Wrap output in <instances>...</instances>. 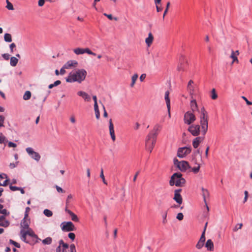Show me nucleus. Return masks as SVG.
<instances>
[{
    "instance_id": "obj_1",
    "label": "nucleus",
    "mask_w": 252,
    "mask_h": 252,
    "mask_svg": "<svg viewBox=\"0 0 252 252\" xmlns=\"http://www.w3.org/2000/svg\"><path fill=\"white\" fill-rule=\"evenodd\" d=\"M200 112V126L198 125H192L189 126L188 128V130L194 136L199 135L200 131L203 135H205L208 130V113L203 107L201 108Z\"/></svg>"
},
{
    "instance_id": "obj_2",
    "label": "nucleus",
    "mask_w": 252,
    "mask_h": 252,
    "mask_svg": "<svg viewBox=\"0 0 252 252\" xmlns=\"http://www.w3.org/2000/svg\"><path fill=\"white\" fill-rule=\"evenodd\" d=\"M87 73L84 69H77L71 72L67 77L66 78V81L69 83L77 82L82 83L85 80Z\"/></svg>"
},
{
    "instance_id": "obj_3",
    "label": "nucleus",
    "mask_w": 252,
    "mask_h": 252,
    "mask_svg": "<svg viewBox=\"0 0 252 252\" xmlns=\"http://www.w3.org/2000/svg\"><path fill=\"white\" fill-rule=\"evenodd\" d=\"M186 182V180L182 177V174L180 172H176L171 176L169 180V185L170 186L183 187L185 186Z\"/></svg>"
},
{
    "instance_id": "obj_4",
    "label": "nucleus",
    "mask_w": 252,
    "mask_h": 252,
    "mask_svg": "<svg viewBox=\"0 0 252 252\" xmlns=\"http://www.w3.org/2000/svg\"><path fill=\"white\" fill-rule=\"evenodd\" d=\"M158 133L150 132L146 138L145 146L146 149L151 153L156 142Z\"/></svg>"
},
{
    "instance_id": "obj_5",
    "label": "nucleus",
    "mask_w": 252,
    "mask_h": 252,
    "mask_svg": "<svg viewBox=\"0 0 252 252\" xmlns=\"http://www.w3.org/2000/svg\"><path fill=\"white\" fill-rule=\"evenodd\" d=\"M191 151V148L189 147L179 148L177 151V156L180 158H184Z\"/></svg>"
},
{
    "instance_id": "obj_6",
    "label": "nucleus",
    "mask_w": 252,
    "mask_h": 252,
    "mask_svg": "<svg viewBox=\"0 0 252 252\" xmlns=\"http://www.w3.org/2000/svg\"><path fill=\"white\" fill-rule=\"evenodd\" d=\"M61 226L63 231H71L76 229L74 225L71 221L63 222L62 223Z\"/></svg>"
},
{
    "instance_id": "obj_7",
    "label": "nucleus",
    "mask_w": 252,
    "mask_h": 252,
    "mask_svg": "<svg viewBox=\"0 0 252 252\" xmlns=\"http://www.w3.org/2000/svg\"><path fill=\"white\" fill-rule=\"evenodd\" d=\"M195 119V116L192 113L188 111L185 114L184 121L186 124L190 125Z\"/></svg>"
},
{
    "instance_id": "obj_8",
    "label": "nucleus",
    "mask_w": 252,
    "mask_h": 252,
    "mask_svg": "<svg viewBox=\"0 0 252 252\" xmlns=\"http://www.w3.org/2000/svg\"><path fill=\"white\" fill-rule=\"evenodd\" d=\"M26 150L27 153L31 156L32 158L37 161H38L40 160L41 158L40 155L38 153L34 151L32 148L28 147L26 148Z\"/></svg>"
},
{
    "instance_id": "obj_9",
    "label": "nucleus",
    "mask_w": 252,
    "mask_h": 252,
    "mask_svg": "<svg viewBox=\"0 0 252 252\" xmlns=\"http://www.w3.org/2000/svg\"><path fill=\"white\" fill-rule=\"evenodd\" d=\"M182 190L181 189H179L174 191L173 199L179 205H181L183 202V198L180 194Z\"/></svg>"
},
{
    "instance_id": "obj_10",
    "label": "nucleus",
    "mask_w": 252,
    "mask_h": 252,
    "mask_svg": "<svg viewBox=\"0 0 252 252\" xmlns=\"http://www.w3.org/2000/svg\"><path fill=\"white\" fill-rule=\"evenodd\" d=\"M177 168L181 171H186L188 169L190 168L188 161L182 160L179 165H177Z\"/></svg>"
},
{
    "instance_id": "obj_11",
    "label": "nucleus",
    "mask_w": 252,
    "mask_h": 252,
    "mask_svg": "<svg viewBox=\"0 0 252 252\" xmlns=\"http://www.w3.org/2000/svg\"><path fill=\"white\" fill-rule=\"evenodd\" d=\"M109 130L111 137L113 141L116 140V137L115 135L114 125L112 123V120L110 119L109 121Z\"/></svg>"
},
{
    "instance_id": "obj_12",
    "label": "nucleus",
    "mask_w": 252,
    "mask_h": 252,
    "mask_svg": "<svg viewBox=\"0 0 252 252\" xmlns=\"http://www.w3.org/2000/svg\"><path fill=\"white\" fill-rule=\"evenodd\" d=\"M193 84L194 82L192 80H190L189 81L187 85V90L190 95L191 96V98H192V95L194 93V86Z\"/></svg>"
},
{
    "instance_id": "obj_13",
    "label": "nucleus",
    "mask_w": 252,
    "mask_h": 252,
    "mask_svg": "<svg viewBox=\"0 0 252 252\" xmlns=\"http://www.w3.org/2000/svg\"><path fill=\"white\" fill-rule=\"evenodd\" d=\"M169 92L168 91H166L165 93V100L166 101L167 109H168V116L169 118L171 117L170 115V101L169 98Z\"/></svg>"
},
{
    "instance_id": "obj_14",
    "label": "nucleus",
    "mask_w": 252,
    "mask_h": 252,
    "mask_svg": "<svg viewBox=\"0 0 252 252\" xmlns=\"http://www.w3.org/2000/svg\"><path fill=\"white\" fill-rule=\"evenodd\" d=\"M205 241V236L204 234V232H203L199 241L198 242L196 245V248L198 249H200L201 248H202L204 245Z\"/></svg>"
},
{
    "instance_id": "obj_15",
    "label": "nucleus",
    "mask_w": 252,
    "mask_h": 252,
    "mask_svg": "<svg viewBox=\"0 0 252 252\" xmlns=\"http://www.w3.org/2000/svg\"><path fill=\"white\" fill-rule=\"evenodd\" d=\"M78 95L81 96L85 101L89 102L91 100V96L84 91H79L77 92Z\"/></svg>"
},
{
    "instance_id": "obj_16",
    "label": "nucleus",
    "mask_w": 252,
    "mask_h": 252,
    "mask_svg": "<svg viewBox=\"0 0 252 252\" xmlns=\"http://www.w3.org/2000/svg\"><path fill=\"white\" fill-rule=\"evenodd\" d=\"M78 64L77 62L75 60H70L66 62L64 65V68L66 69L71 68L72 67H76Z\"/></svg>"
},
{
    "instance_id": "obj_17",
    "label": "nucleus",
    "mask_w": 252,
    "mask_h": 252,
    "mask_svg": "<svg viewBox=\"0 0 252 252\" xmlns=\"http://www.w3.org/2000/svg\"><path fill=\"white\" fill-rule=\"evenodd\" d=\"M5 216L0 215V226L7 227L9 225V222L5 219Z\"/></svg>"
},
{
    "instance_id": "obj_18",
    "label": "nucleus",
    "mask_w": 252,
    "mask_h": 252,
    "mask_svg": "<svg viewBox=\"0 0 252 252\" xmlns=\"http://www.w3.org/2000/svg\"><path fill=\"white\" fill-rule=\"evenodd\" d=\"M204 139V137L198 136L196 137L192 141V146L193 148H197L200 143Z\"/></svg>"
},
{
    "instance_id": "obj_19",
    "label": "nucleus",
    "mask_w": 252,
    "mask_h": 252,
    "mask_svg": "<svg viewBox=\"0 0 252 252\" xmlns=\"http://www.w3.org/2000/svg\"><path fill=\"white\" fill-rule=\"evenodd\" d=\"M65 211L71 217V220L75 221V222H78L79 221L78 218L77 216L72 211L68 210L67 207H65Z\"/></svg>"
},
{
    "instance_id": "obj_20",
    "label": "nucleus",
    "mask_w": 252,
    "mask_h": 252,
    "mask_svg": "<svg viewBox=\"0 0 252 252\" xmlns=\"http://www.w3.org/2000/svg\"><path fill=\"white\" fill-rule=\"evenodd\" d=\"M154 40V36L151 32L148 34V37L146 38L145 42L148 47H150Z\"/></svg>"
},
{
    "instance_id": "obj_21",
    "label": "nucleus",
    "mask_w": 252,
    "mask_h": 252,
    "mask_svg": "<svg viewBox=\"0 0 252 252\" xmlns=\"http://www.w3.org/2000/svg\"><path fill=\"white\" fill-rule=\"evenodd\" d=\"M20 225H21V227L22 228V229L26 230L27 228H29V221L26 218H24L22 220Z\"/></svg>"
},
{
    "instance_id": "obj_22",
    "label": "nucleus",
    "mask_w": 252,
    "mask_h": 252,
    "mask_svg": "<svg viewBox=\"0 0 252 252\" xmlns=\"http://www.w3.org/2000/svg\"><path fill=\"white\" fill-rule=\"evenodd\" d=\"M205 247L207 248V250L209 251H212L214 250V244L211 239H209L207 241Z\"/></svg>"
},
{
    "instance_id": "obj_23",
    "label": "nucleus",
    "mask_w": 252,
    "mask_h": 252,
    "mask_svg": "<svg viewBox=\"0 0 252 252\" xmlns=\"http://www.w3.org/2000/svg\"><path fill=\"white\" fill-rule=\"evenodd\" d=\"M25 230V232L27 234V235H29L30 236H31L32 237L34 238H38V236L37 235H36L33 231L31 228H29Z\"/></svg>"
},
{
    "instance_id": "obj_24",
    "label": "nucleus",
    "mask_w": 252,
    "mask_h": 252,
    "mask_svg": "<svg viewBox=\"0 0 252 252\" xmlns=\"http://www.w3.org/2000/svg\"><path fill=\"white\" fill-rule=\"evenodd\" d=\"M202 196L203 197V200L205 203L206 201V197L209 196V191L207 189H205L203 188H202Z\"/></svg>"
},
{
    "instance_id": "obj_25",
    "label": "nucleus",
    "mask_w": 252,
    "mask_h": 252,
    "mask_svg": "<svg viewBox=\"0 0 252 252\" xmlns=\"http://www.w3.org/2000/svg\"><path fill=\"white\" fill-rule=\"evenodd\" d=\"M190 107L192 111H195L197 110V104L195 99H192L190 101Z\"/></svg>"
},
{
    "instance_id": "obj_26",
    "label": "nucleus",
    "mask_w": 252,
    "mask_h": 252,
    "mask_svg": "<svg viewBox=\"0 0 252 252\" xmlns=\"http://www.w3.org/2000/svg\"><path fill=\"white\" fill-rule=\"evenodd\" d=\"M21 238L25 242L28 243V242L26 240L27 234L25 232V230L21 229L20 231Z\"/></svg>"
},
{
    "instance_id": "obj_27",
    "label": "nucleus",
    "mask_w": 252,
    "mask_h": 252,
    "mask_svg": "<svg viewBox=\"0 0 252 252\" xmlns=\"http://www.w3.org/2000/svg\"><path fill=\"white\" fill-rule=\"evenodd\" d=\"M138 77L137 74H134L131 77V82L130 84L131 87H133L135 84L136 81Z\"/></svg>"
},
{
    "instance_id": "obj_28",
    "label": "nucleus",
    "mask_w": 252,
    "mask_h": 252,
    "mask_svg": "<svg viewBox=\"0 0 252 252\" xmlns=\"http://www.w3.org/2000/svg\"><path fill=\"white\" fill-rule=\"evenodd\" d=\"M4 40L5 42H10L12 41L11 35L10 33H5L4 35Z\"/></svg>"
},
{
    "instance_id": "obj_29",
    "label": "nucleus",
    "mask_w": 252,
    "mask_h": 252,
    "mask_svg": "<svg viewBox=\"0 0 252 252\" xmlns=\"http://www.w3.org/2000/svg\"><path fill=\"white\" fill-rule=\"evenodd\" d=\"M18 62V60L14 57H12L10 58V65L12 66H15L17 65Z\"/></svg>"
},
{
    "instance_id": "obj_30",
    "label": "nucleus",
    "mask_w": 252,
    "mask_h": 252,
    "mask_svg": "<svg viewBox=\"0 0 252 252\" xmlns=\"http://www.w3.org/2000/svg\"><path fill=\"white\" fill-rule=\"evenodd\" d=\"M52 239L50 237H47L42 241V242L44 245H50L52 243Z\"/></svg>"
},
{
    "instance_id": "obj_31",
    "label": "nucleus",
    "mask_w": 252,
    "mask_h": 252,
    "mask_svg": "<svg viewBox=\"0 0 252 252\" xmlns=\"http://www.w3.org/2000/svg\"><path fill=\"white\" fill-rule=\"evenodd\" d=\"M73 52L76 55L84 54V48H77L74 49Z\"/></svg>"
},
{
    "instance_id": "obj_32",
    "label": "nucleus",
    "mask_w": 252,
    "mask_h": 252,
    "mask_svg": "<svg viewBox=\"0 0 252 252\" xmlns=\"http://www.w3.org/2000/svg\"><path fill=\"white\" fill-rule=\"evenodd\" d=\"M187 63H183L182 62H180V64L178 66V70L179 71H184L186 69L185 65Z\"/></svg>"
},
{
    "instance_id": "obj_33",
    "label": "nucleus",
    "mask_w": 252,
    "mask_h": 252,
    "mask_svg": "<svg viewBox=\"0 0 252 252\" xmlns=\"http://www.w3.org/2000/svg\"><path fill=\"white\" fill-rule=\"evenodd\" d=\"M31 97V93L27 91L25 93V94L23 95V99L25 100H29Z\"/></svg>"
},
{
    "instance_id": "obj_34",
    "label": "nucleus",
    "mask_w": 252,
    "mask_h": 252,
    "mask_svg": "<svg viewBox=\"0 0 252 252\" xmlns=\"http://www.w3.org/2000/svg\"><path fill=\"white\" fill-rule=\"evenodd\" d=\"M230 58L233 59L232 63H234L235 62H236L237 63L238 62V60L237 59V57L236 55H235V52H234L233 50L231 51V54L230 56Z\"/></svg>"
},
{
    "instance_id": "obj_35",
    "label": "nucleus",
    "mask_w": 252,
    "mask_h": 252,
    "mask_svg": "<svg viewBox=\"0 0 252 252\" xmlns=\"http://www.w3.org/2000/svg\"><path fill=\"white\" fill-rule=\"evenodd\" d=\"M44 214L48 217H50L53 215V213L50 210H48L47 209H45L43 211Z\"/></svg>"
},
{
    "instance_id": "obj_36",
    "label": "nucleus",
    "mask_w": 252,
    "mask_h": 252,
    "mask_svg": "<svg viewBox=\"0 0 252 252\" xmlns=\"http://www.w3.org/2000/svg\"><path fill=\"white\" fill-rule=\"evenodd\" d=\"M161 126H160L158 124H157L155 126L154 128H153V130L151 132H156V133H158L157 131H159L161 129Z\"/></svg>"
},
{
    "instance_id": "obj_37",
    "label": "nucleus",
    "mask_w": 252,
    "mask_h": 252,
    "mask_svg": "<svg viewBox=\"0 0 252 252\" xmlns=\"http://www.w3.org/2000/svg\"><path fill=\"white\" fill-rule=\"evenodd\" d=\"M211 94H212V95H211V98L212 99H216L218 97V95L216 92V90L215 89H213L212 91H211Z\"/></svg>"
},
{
    "instance_id": "obj_38",
    "label": "nucleus",
    "mask_w": 252,
    "mask_h": 252,
    "mask_svg": "<svg viewBox=\"0 0 252 252\" xmlns=\"http://www.w3.org/2000/svg\"><path fill=\"white\" fill-rule=\"evenodd\" d=\"M200 168V164H198V166H197L196 167H194L192 168H191V171L194 174H196V173H197L199 172Z\"/></svg>"
},
{
    "instance_id": "obj_39",
    "label": "nucleus",
    "mask_w": 252,
    "mask_h": 252,
    "mask_svg": "<svg viewBox=\"0 0 252 252\" xmlns=\"http://www.w3.org/2000/svg\"><path fill=\"white\" fill-rule=\"evenodd\" d=\"M84 53H87L89 55H94V56H95L96 55V54L93 52L90 49L87 48H84Z\"/></svg>"
},
{
    "instance_id": "obj_40",
    "label": "nucleus",
    "mask_w": 252,
    "mask_h": 252,
    "mask_svg": "<svg viewBox=\"0 0 252 252\" xmlns=\"http://www.w3.org/2000/svg\"><path fill=\"white\" fill-rule=\"evenodd\" d=\"M100 177L102 179L103 183L104 184H105V185H107V183L105 181V177H104V174H103V171L102 169H101V172H100Z\"/></svg>"
},
{
    "instance_id": "obj_41",
    "label": "nucleus",
    "mask_w": 252,
    "mask_h": 252,
    "mask_svg": "<svg viewBox=\"0 0 252 252\" xmlns=\"http://www.w3.org/2000/svg\"><path fill=\"white\" fill-rule=\"evenodd\" d=\"M9 243L13 245L16 248H20V245L19 243H17L16 242H15L11 239H10L9 240Z\"/></svg>"
},
{
    "instance_id": "obj_42",
    "label": "nucleus",
    "mask_w": 252,
    "mask_h": 252,
    "mask_svg": "<svg viewBox=\"0 0 252 252\" xmlns=\"http://www.w3.org/2000/svg\"><path fill=\"white\" fill-rule=\"evenodd\" d=\"M5 120V118L2 115H0V128L1 127L4 126V122Z\"/></svg>"
},
{
    "instance_id": "obj_43",
    "label": "nucleus",
    "mask_w": 252,
    "mask_h": 252,
    "mask_svg": "<svg viewBox=\"0 0 252 252\" xmlns=\"http://www.w3.org/2000/svg\"><path fill=\"white\" fill-rule=\"evenodd\" d=\"M6 141V137L1 134L0 135V144L5 143Z\"/></svg>"
},
{
    "instance_id": "obj_44",
    "label": "nucleus",
    "mask_w": 252,
    "mask_h": 252,
    "mask_svg": "<svg viewBox=\"0 0 252 252\" xmlns=\"http://www.w3.org/2000/svg\"><path fill=\"white\" fill-rule=\"evenodd\" d=\"M179 62H182L183 63H187V61L186 59L185 56L183 55H181V56L180 57Z\"/></svg>"
},
{
    "instance_id": "obj_45",
    "label": "nucleus",
    "mask_w": 252,
    "mask_h": 252,
    "mask_svg": "<svg viewBox=\"0 0 252 252\" xmlns=\"http://www.w3.org/2000/svg\"><path fill=\"white\" fill-rule=\"evenodd\" d=\"M72 198V195L71 194H69L67 196V199L66 200V207L67 208V207L69 204V202H70V200Z\"/></svg>"
},
{
    "instance_id": "obj_46",
    "label": "nucleus",
    "mask_w": 252,
    "mask_h": 252,
    "mask_svg": "<svg viewBox=\"0 0 252 252\" xmlns=\"http://www.w3.org/2000/svg\"><path fill=\"white\" fill-rule=\"evenodd\" d=\"M170 4V2H168L167 3L166 7V9H165V10H164V13H163V19H164V18L165 15L166 14V13H167V12H168V8H169V7Z\"/></svg>"
},
{
    "instance_id": "obj_47",
    "label": "nucleus",
    "mask_w": 252,
    "mask_h": 252,
    "mask_svg": "<svg viewBox=\"0 0 252 252\" xmlns=\"http://www.w3.org/2000/svg\"><path fill=\"white\" fill-rule=\"evenodd\" d=\"M70 252H77L75 246L74 244L70 245Z\"/></svg>"
},
{
    "instance_id": "obj_48",
    "label": "nucleus",
    "mask_w": 252,
    "mask_h": 252,
    "mask_svg": "<svg viewBox=\"0 0 252 252\" xmlns=\"http://www.w3.org/2000/svg\"><path fill=\"white\" fill-rule=\"evenodd\" d=\"M163 198L156 199V203L159 206H160L163 204Z\"/></svg>"
},
{
    "instance_id": "obj_49",
    "label": "nucleus",
    "mask_w": 252,
    "mask_h": 252,
    "mask_svg": "<svg viewBox=\"0 0 252 252\" xmlns=\"http://www.w3.org/2000/svg\"><path fill=\"white\" fill-rule=\"evenodd\" d=\"M103 15L104 16H105L106 17H107L110 20H113V19H114L115 21H117V18H113L112 17V15L111 14H108L107 13H104Z\"/></svg>"
},
{
    "instance_id": "obj_50",
    "label": "nucleus",
    "mask_w": 252,
    "mask_h": 252,
    "mask_svg": "<svg viewBox=\"0 0 252 252\" xmlns=\"http://www.w3.org/2000/svg\"><path fill=\"white\" fill-rule=\"evenodd\" d=\"M183 218H184V215L183 214V213H179L177 214V217H176V218L179 220H183Z\"/></svg>"
},
{
    "instance_id": "obj_51",
    "label": "nucleus",
    "mask_w": 252,
    "mask_h": 252,
    "mask_svg": "<svg viewBox=\"0 0 252 252\" xmlns=\"http://www.w3.org/2000/svg\"><path fill=\"white\" fill-rule=\"evenodd\" d=\"M241 98L242 99H243L246 102L247 104L248 105H252V102L251 101H250L249 100H248V99L244 96H241Z\"/></svg>"
},
{
    "instance_id": "obj_52",
    "label": "nucleus",
    "mask_w": 252,
    "mask_h": 252,
    "mask_svg": "<svg viewBox=\"0 0 252 252\" xmlns=\"http://www.w3.org/2000/svg\"><path fill=\"white\" fill-rule=\"evenodd\" d=\"M68 236L72 241H73L75 239V234L74 233H72V232L69 233L68 234Z\"/></svg>"
},
{
    "instance_id": "obj_53",
    "label": "nucleus",
    "mask_w": 252,
    "mask_h": 252,
    "mask_svg": "<svg viewBox=\"0 0 252 252\" xmlns=\"http://www.w3.org/2000/svg\"><path fill=\"white\" fill-rule=\"evenodd\" d=\"M0 213L5 216L9 214V213L7 212V210L5 209H2L0 211Z\"/></svg>"
},
{
    "instance_id": "obj_54",
    "label": "nucleus",
    "mask_w": 252,
    "mask_h": 252,
    "mask_svg": "<svg viewBox=\"0 0 252 252\" xmlns=\"http://www.w3.org/2000/svg\"><path fill=\"white\" fill-rule=\"evenodd\" d=\"M6 7L8 10H12L14 9L13 5L11 2H8Z\"/></svg>"
},
{
    "instance_id": "obj_55",
    "label": "nucleus",
    "mask_w": 252,
    "mask_h": 252,
    "mask_svg": "<svg viewBox=\"0 0 252 252\" xmlns=\"http://www.w3.org/2000/svg\"><path fill=\"white\" fill-rule=\"evenodd\" d=\"M30 207H27L26 208V211H25V216H24V218H27L28 216V214H29V212H30Z\"/></svg>"
},
{
    "instance_id": "obj_56",
    "label": "nucleus",
    "mask_w": 252,
    "mask_h": 252,
    "mask_svg": "<svg viewBox=\"0 0 252 252\" xmlns=\"http://www.w3.org/2000/svg\"><path fill=\"white\" fill-rule=\"evenodd\" d=\"M55 188L57 190L58 192H62V193H63L65 192L64 190H63L61 187H60L59 186L56 185L55 186Z\"/></svg>"
},
{
    "instance_id": "obj_57",
    "label": "nucleus",
    "mask_w": 252,
    "mask_h": 252,
    "mask_svg": "<svg viewBox=\"0 0 252 252\" xmlns=\"http://www.w3.org/2000/svg\"><path fill=\"white\" fill-rule=\"evenodd\" d=\"M9 188L12 191H16V190H18L19 189V187H17L15 186H10Z\"/></svg>"
},
{
    "instance_id": "obj_58",
    "label": "nucleus",
    "mask_w": 252,
    "mask_h": 252,
    "mask_svg": "<svg viewBox=\"0 0 252 252\" xmlns=\"http://www.w3.org/2000/svg\"><path fill=\"white\" fill-rule=\"evenodd\" d=\"M8 180L6 179L4 182H0V186H6L8 184Z\"/></svg>"
},
{
    "instance_id": "obj_59",
    "label": "nucleus",
    "mask_w": 252,
    "mask_h": 252,
    "mask_svg": "<svg viewBox=\"0 0 252 252\" xmlns=\"http://www.w3.org/2000/svg\"><path fill=\"white\" fill-rule=\"evenodd\" d=\"M16 47V45L14 43H11L10 45H9V48L10 49V51L11 52H13V49L14 48Z\"/></svg>"
},
{
    "instance_id": "obj_60",
    "label": "nucleus",
    "mask_w": 252,
    "mask_h": 252,
    "mask_svg": "<svg viewBox=\"0 0 252 252\" xmlns=\"http://www.w3.org/2000/svg\"><path fill=\"white\" fill-rule=\"evenodd\" d=\"M8 146L9 147H13V148H15L17 146L16 144H15L13 142H9L8 143Z\"/></svg>"
},
{
    "instance_id": "obj_61",
    "label": "nucleus",
    "mask_w": 252,
    "mask_h": 252,
    "mask_svg": "<svg viewBox=\"0 0 252 252\" xmlns=\"http://www.w3.org/2000/svg\"><path fill=\"white\" fill-rule=\"evenodd\" d=\"M2 56L5 60H8L10 58V55L8 54H3Z\"/></svg>"
},
{
    "instance_id": "obj_62",
    "label": "nucleus",
    "mask_w": 252,
    "mask_h": 252,
    "mask_svg": "<svg viewBox=\"0 0 252 252\" xmlns=\"http://www.w3.org/2000/svg\"><path fill=\"white\" fill-rule=\"evenodd\" d=\"M70 121L72 124H74L76 122L75 118L74 115H72L70 117Z\"/></svg>"
},
{
    "instance_id": "obj_63",
    "label": "nucleus",
    "mask_w": 252,
    "mask_h": 252,
    "mask_svg": "<svg viewBox=\"0 0 252 252\" xmlns=\"http://www.w3.org/2000/svg\"><path fill=\"white\" fill-rule=\"evenodd\" d=\"M242 225H243L242 223H239V224H238L236 226V227H235V228L234 229V231H237L239 229H241L242 228Z\"/></svg>"
},
{
    "instance_id": "obj_64",
    "label": "nucleus",
    "mask_w": 252,
    "mask_h": 252,
    "mask_svg": "<svg viewBox=\"0 0 252 252\" xmlns=\"http://www.w3.org/2000/svg\"><path fill=\"white\" fill-rule=\"evenodd\" d=\"M44 2H45L44 0H39L38 4L39 6H42L44 5Z\"/></svg>"
}]
</instances>
